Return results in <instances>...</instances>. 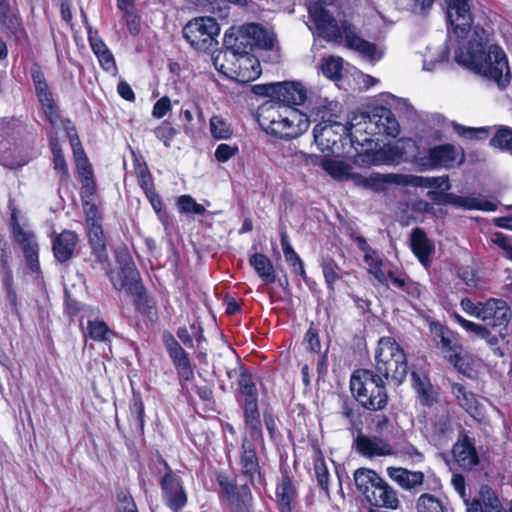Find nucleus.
Instances as JSON below:
<instances>
[{
  "instance_id": "57",
  "label": "nucleus",
  "mask_w": 512,
  "mask_h": 512,
  "mask_svg": "<svg viewBox=\"0 0 512 512\" xmlns=\"http://www.w3.org/2000/svg\"><path fill=\"white\" fill-rule=\"evenodd\" d=\"M123 13V17L126 21V25L130 34L133 36L139 34L141 30L140 17L134 12L133 9L123 10Z\"/></svg>"
},
{
  "instance_id": "54",
  "label": "nucleus",
  "mask_w": 512,
  "mask_h": 512,
  "mask_svg": "<svg viewBox=\"0 0 512 512\" xmlns=\"http://www.w3.org/2000/svg\"><path fill=\"white\" fill-rule=\"evenodd\" d=\"M413 386L415 390L421 395L425 404H430L433 401L432 393L430 392V385L422 379L416 372H412Z\"/></svg>"
},
{
  "instance_id": "61",
  "label": "nucleus",
  "mask_w": 512,
  "mask_h": 512,
  "mask_svg": "<svg viewBox=\"0 0 512 512\" xmlns=\"http://www.w3.org/2000/svg\"><path fill=\"white\" fill-rule=\"evenodd\" d=\"M155 136L163 141L164 145L168 147L170 145V141L176 134V130L171 127L168 123H162L159 127L154 130Z\"/></svg>"
},
{
  "instance_id": "35",
  "label": "nucleus",
  "mask_w": 512,
  "mask_h": 512,
  "mask_svg": "<svg viewBox=\"0 0 512 512\" xmlns=\"http://www.w3.org/2000/svg\"><path fill=\"white\" fill-rule=\"evenodd\" d=\"M249 264L257 275L266 283H273L276 280V273L271 260L262 253H254L249 257Z\"/></svg>"
},
{
  "instance_id": "48",
  "label": "nucleus",
  "mask_w": 512,
  "mask_h": 512,
  "mask_svg": "<svg viewBox=\"0 0 512 512\" xmlns=\"http://www.w3.org/2000/svg\"><path fill=\"white\" fill-rule=\"evenodd\" d=\"M453 317L466 331L474 333L480 339L489 341L491 334L486 327L466 320L458 313H453Z\"/></svg>"
},
{
  "instance_id": "5",
  "label": "nucleus",
  "mask_w": 512,
  "mask_h": 512,
  "mask_svg": "<svg viewBox=\"0 0 512 512\" xmlns=\"http://www.w3.org/2000/svg\"><path fill=\"white\" fill-rule=\"evenodd\" d=\"M354 482L359 492L374 506L397 509L399 499L397 492L375 471L359 468L354 473Z\"/></svg>"
},
{
  "instance_id": "59",
  "label": "nucleus",
  "mask_w": 512,
  "mask_h": 512,
  "mask_svg": "<svg viewBox=\"0 0 512 512\" xmlns=\"http://www.w3.org/2000/svg\"><path fill=\"white\" fill-rule=\"evenodd\" d=\"M239 387H240L241 393L245 397H252V396L257 395L256 387H255L254 382L252 381V377L250 374H248L246 372H242L240 374Z\"/></svg>"
},
{
  "instance_id": "50",
  "label": "nucleus",
  "mask_w": 512,
  "mask_h": 512,
  "mask_svg": "<svg viewBox=\"0 0 512 512\" xmlns=\"http://www.w3.org/2000/svg\"><path fill=\"white\" fill-rule=\"evenodd\" d=\"M136 175L138 178V183L141 188L144 190L145 194L151 193V190L154 189L152 176L149 172V169L145 163H136Z\"/></svg>"
},
{
  "instance_id": "28",
  "label": "nucleus",
  "mask_w": 512,
  "mask_h": 512,
  "mask_svg": "<svg viewBox=\"0 0 512 512\" xmlns=\"http://www.w3.org/2000/svg\"><path fill=\"white\" fill-rule=\"evenodd\" d=\"M396 177L397 174L394 173H372L367 177L357 173V175L353 176V183L356 186H361L374 192H382L385 191L388 184H397Z\"/></svg>"
},
{
  "instance_id": "25",
  "label": "nucleus",
  "mask_w": 512,
  "mask_h": 512,
  "mask_svg": "<svg viewBox=\"0 0 512 512\" xmlns=\"http://www.w3.org/2000/svg\"><path fill=\"white\" fill-rule=\"evenodd\" d=\"M372 123L376 124L377 129L376 135H387L396 137L399 134V124L396 118L393 116L390 109L385 107H376L372 113Z\"/></svg>"
},
{
  "instance_id": "39",
  "label": "nucleus",
  "mask_w": 512,
  "mask_h": 512,
  "mask_svg": "<svg viewBox=\"0 0 512 512\" xmlns=\"http://www.w3.org/2000/svg\"><path fill=\"white\" fill-rule=\"evenodd\" d=\"M323 169L334 179L351 180L357 173L352 172V167L342 160L327 159L322 162Z\"/></svg>"
},
{
  "instance_id": "64",
  "label": "nucleus",
  "mask_w": 512,
  "mask_h": 512,
  "mask_svg": "<svg viewBox=\"0 0 512 512\" xmlns=\"http://www.w3.org/2000/svg\"><path fill=\"white\" fill-rule=\"evenodd\" d=\"M170 109V99L168 97H162L155 103L152 114L154 117L160 119L163 118Z\"/></svg>"
},
{
  "instance_id": "27",
  "label": "nucleus",
  "mask_w": 512,
  "mask_h": 512,
  "mask_svg": "<svg viewBox=\"0 0 512 512\" xmlns=\"http://www.w3.org/2000/svg\"><path fill=\"white\" fill-rule=\"evenodd\" d=\"M387 475L405 490H412L423 484L424 474L420 471H410L402 467H388Z\"/></svg>"
},
{
  "instance_id": "41",
  "label": "nucleus",
  "mask_w": 512,
  "mask_h": 512,
  "mask_svg": "<svg viewBox=\"0 0 512 512\" xmlns=\"http://www.w3.org/2000/svg\"><path fill=\"white\" fill-rule=\"evenodd\" d=\"M209 129L213 138L227 140L233 135V129L223 117L213 115L209 121Z\"/></svg>"
},
{
  "instance_id": "14",
  "label": "nucleus",
  "mask_w": 512,
  "mask_h": 512,
  "mask_svg": "<svg viewBox=\"0 0 512 512\" xmlns=\"http://www.w3.org/2000/svg\"><path fill=\"white\" fill-rule=\"evenodd\" d=\"M11 221L14 240L21 247L27 266L31 272H38V243L34 233L26 225L18 222L16 212L12 213Z\"/></svg>"
},
{
  "instance_id": "56",
  "label": "nucleus",
  "mask_w": 512,
  "mask_h": 512,
  "mask_svg": "<svg viewBox=\"0 0 512 512\" xmlns=\"http://www.w3.org/2000/svg\"><path fill=\"white\" fill-rule=\"evenodd\" d=\"M64 128L66 130L68 138L70 139V143H71V146H72V149H73V154H74V157H75V161H77L79 159L86 158L84 150H83V148L81 146V143L79 141V138H78V136L76 134L75 129L73 127H69L67 125Z\"/></svg>"
},
{
  "instance_id": "51",
  "label": "nucleus",
  "mask_w": 512,
  "mask_h": 512,
  "mask_svg": "<svg viewBox=\"0 0 512 512\" xmlns=\"http://www.w3.org/2000/svg\"><path fill=\"white\" fill-rule=\"evenodd\" d=\"M322 271L329 290H334L335 282L340 279L338 265L332 260L324 261Z\"/></svg>"
},
{
  "instance_id": "6",
  "label": "nucleus",
  "mask_w": 512,
  "mask_h": 512,
  "mask_svg": "<svg viewBox=\"0 0 512 512\" xmlns=\"http://www.w3.org/2000/svg\"><path fill=\"white\" fill-rule=\"evenodd\" d=\"M350 389L359 404L368 410H382L387 405L383 381L371 371H355L351 376Z\"/></svg>"
},
{
  "instance_id": "33",
  "label": "nucleus",
  "mask_w": 512,
  "mask_h": 512,
  "mask_svg": "<svg viewBox=\"0 0 512 512\" xmlns=\"http://www.w3.org/2000/svg\"><path fill=\"white\" fill-rule=\"evenodd\" d=\"M451 48L454 50L458 49V38L452 39L449 38L448 44L444 46L441 50H433L432 47L427 46L425 51L421 52L423 70L432 71L437 64L444 62L448 59V54Z\"/></svg>"
},
{
  "instance_id": "15",
  "label": "nucleus",
  "mask_w": 512,
  "mask_h": 512,
  "mask_svg": "<svg viewBox=\"0 0 512 512\" xmlns=\"http://www.w3.org/2000/svg\"><path fill=\"white\" fill-rule=\"evenodd\" d=\"M119 261L122 265L120 271L110 275L113 286L117 290L125 291L128 295L140 296L143 287L135 264L128 255L120 256Z\"/></svg>"
},
{
  "instance_id": "26",
  "label": "nucleus",
  "mask_w": 512,
  "mask_h": 512,
  "mask_svg": "<svg viewBox=\"0 0 512 512\" xmlns=\"http://www.w3.org/2000/svg\"><path fill=\"white\" fill-rule=\"evenodd\" d=\"M410 241L414 255L423 266L428 267L431 263V255L435 251L433 243L427 238L426 234L418 228L412 231Z\"/></svg>"
},
{
  "instance_id": "52",
  "label": "nucleus",
  "mask_w": 512,
  "mask_h": 512,
  "mask_svg": "<svg viewBox=\"0 0 512 512\" xmlns=\"http://www.w3.org/2000/svg\"><path fill=\"white\" fill-rule=\"evenodd\" d=\"M494 147L502 150H512V129L502 128L490 140Z\"/></svg>"
},
{
  "instance_id": "49",
  "label": "nucleus",
  "mask_w": 512,
  "mask_h": 512,
  "mask_svg": "<svg viewBox=\"0 0 512 512\" xmlns=\"http://www.w3.org/2000/svg\"><path fill=\"white\" fill-rule=\"evenodd\" d=\"M177 206L183 213H193L202 215L206 209L202 204H199L190 195H182L178 198Z\"/></svg>"
},
{
  "instance_id": "34",
  "label": "nucleus",
  "mask_w": 512,
  "mask_h": 512,
  "mask_svg": "<svg viewBox=\"0 0 512 512\" xmlns=\"http://www.w3.org/2000/svg\"><path fill=\"white\" fill-rule=\"evenodd\" d=\"M36 94L41 104L42 110L51 125L55 128L65 127L67 124L60 117L58 106L49 88L37 91Z\"/></svg>"
},
{
  "instance_id": "46",
  "label": "nucleus",
  "mask_w": 512,
  "mask_h": 512,
  "mask_svg": "<svg viewBox=\"0 0 512 512\" xmlns=\"http://www.w3.org/2000/svg\"><path fill=\"white\" fill-rule=\"evenodd\" d=\"M343 61L340 57L330 56L323 60L321 70L323 74L332 80H338L341 77Z\"/></svg>"
},
{
  "instance_id": "63",
  "label": "nucleus",
  "mask_w": 512,
  "mask_h": 512,
  "mask_svg": "<svg viewBox=\"0 0 512 512\" xmlns=\"http://www.w3.org/2000/svg\"><path fill=\"white\" fill-rule=\"evenodd\" d=\"M491 240L506 252L508 258L512 259V243L506 235L495 233L492 235Z\"/></svg>"
},
{
  "instance_id": "8",
  "label": "nucleus",
  "mask_w": 512,
  "mask_h": 512,
  "mask_svg": "<svg viewBox=\"0 0 512 512\" xmlns=\"http://www.w3.org/2000/svg\"><path fill=\"white\" fill-rule=\"evenodd\" d=\"M213 63L219 72L239 83L254 81L261 74L260 63L252 54L218 53Z\"/></svg>"
},
{
  "instance_id": "24",
  "label": "nucleus",
  "mask_w": 512,
  "mask_h": 512,
  "mask_svg": "<svg viewBox=\"0 0 512 512\" xmlns=\"http://www.w3.org/2000/svg\"><path fill=\"white\" fill-rule=\"evenodd\" d=\"M276 102L285 105H301L307 98V91L300 82H278Z\"/></svg>"
},
{
  "instance_id": "47",
  "label": "nucleus",
  "mask_w": 512,
  "mask_h": 512,
  "mask_svg": "<svg viewBox=\"0 0 512 512\" xmlns=\"http://www.w3.org/2000/svg\"><path fill=\"white\" fill-rule=\"evenodd\" d=\"M50 145L54 156V169L60 175L61 179H67L69 175L67 164L62 154V150L56 138L53 136L50 137Z\"/></svg>"
},
{
  "instance_id": "44",
  "label": "nucleus",
  "mask_w": 512,
  "mask_h": 512,
  "mask_svg": "<svg viewBox=\"0 0 512 512\" xmlns=\"http://www.w3.org/2000/svg\"><path fill=\"white\" fill-rule=\"evenodd\" d=\"M281 245L286 261L294 268L296 272H299L302 276H304L305 270L303 262L291 246L288 236L285 234H283L281 237Z\"/></svg>"
},
{
  "instance_id": "19",
  "label": "nucleus",
  "mask_w": 512,
  "mask_h": 512,
  "mask_svg": "<svg viewBox=\"0 0 512 512\" xmlns=\"http://www.w3.org/2000/svg\"><path fill=\"white\" fill-rule=\"evenodd\" d=\"M355 447L359 454L367 458L387 457L396 454L392 445L378 436L359 435L355 439Z\"/></svg>"
},
{
  "instance_id": "37",
  "label": "nucleus",
  "mask_w": 512,
  "mask_h": 512,
  "mask_svg": "<svg viewBox=\"0 0 512 512\" xmlns=\"http://www.w3.org/2000/svg\"><path fill=\"white\" fill-rule=\"evenodd\" d=\"M385 146L377 151L366 150L359 152L354 156V163L360 167H369L373 165L390 164L394 158L387 156Z\"/></svg>"
},
{
  "instance_id": "31",
  "label": "nucleus",
  "mask_w": 512,
  "mask_h": 512,
  "mask_svg": "<svg viewBox=\"0 0 512 512\" xmlns=\"http://www.w3.org/2000/svg\"><path fill=\"white\" fill-rule=\"evenodd\" d=\"M387 156L394 158L391 163H399L401 160L408 161L412 159L416 163L418 156H423L424 153L418 151L417 145L412 139H400L394 146H385Z\"/></svg>"
},
{
  "instance_id": "43",
  "label": "nucleus",
  "mask_w": 512,
  "mask_h": 512,
  "mask_svg": "<svg viewBox=\"0 0 512 512\" xmlns=\"http://www.w3.org/2000/svg\"><path fill=\"white\" fill-rule=\"evenodd\" d=\"M144 404L139 394H133L129 404V421L137 429L144 425Z\"/></svg>"
},
{
  "instance_id": "42",
  "label": "nucleus",
  "mask_w": 512,
  "mask_h": 512,
  "mask_svg": "<svg viewBox=\"0 0 512 512\" xmlns=\"http://www.w3.org/2000/svg\"><path fill=\"white\" fill-rule=\"evenodd\" d=\"M364 261L368 266V272L371 274L379 283L387 284L388 276L384 269V263L382 259L375 252L374 254L364 256Z\"/></svg>"
},
{
  "instance_id": "7",
  "label": "nucleus",
  "mask_w": 512,
  "mask_h": 512,
  "mask_svg": "<svg viewBox=\"0 0 512 512\" xmlns=\"http://www.w3.org/2000/svg\"><path fill=\"white\" fill-rule=\"evenodd\" d=\"M376 369L385 378L400 384L407 376V359L403 349L393 338L384 337L375 352Z\"/></svg>"
},
{
  "instance_id": "17",
  "label": "nucleus",
  "mask_w": 512,
  "mask_h": 512,
  "mask_svg": "<svg viewBox=\"0 0 512 512\" xmlns=\"http://www.w3.org/2000/svg\"><path fill=\"white\" fill-rule=\"evenodd\" d=\"M165 504L174 512L182 509L187 503V493L181 479L169 470L160 480Z\"/></svg>"
},
{
  "instance_id": "4",
  "label": "nucleus",
  "mask_w": 512,
  "mask_h": 512,
  "mask_svg": "<svg viewBox=\"0 0 512 512\" xmlns=\"http://www.w3.org/2000/svg\"><path fill=\"white\" fill-rule=\"evenodd\" d=\"M277 40L273 31L256 23H249L238 29H230L224 35L225 50L221 53H233L235 56L251 54L254 46L274 49Z\"/></svg>"
},
{
  "instance_id": "9",
  "label": "nucleus",
  "mask_w": 512,
  "mask_h": 512,
  "mask_svg": "<svg viewBox=\"0 0 512 512\" xmlns=\"http://www.w3.org/2000/svg\"><path fill=\"white\" fill-rule=\"evenodd\" d=\"M182 33L192 48L206 52L217 44L220 27L211 17H196L183 27Z\"/></svg>"
},
{
  "instance_id": "62",
  "label": "nucleus",
  "mask_w": 512,
  "mask_h": 512,
  "mask_svg": "<svg viewBox=\"0 0 512 512\" xmlns=\"http://www.w3.org/2000/svg\"><path fill=\"white\" fill-rule=\"evenodd\" d=\"M96 56L98 58V61L101 65V67L105 71L112 73V74H114L116 72L117 68H116L115 60H114L112 53L109 51V49L102 53H99Z\"/></svg>"
},
{
  "instance_id": "20",
  "label": "nucleus",
  "mask_w": 512,
  "mask_h": 512,
  "mask_svg": "<svg viewBox=\"0 0 512 512\" xmlns=\"http://www.w3.org/2000/svg\"><path fill=\"white\" fill-rule=\"evenodd\" d=\"M478 319L493 327L505 325L510 317V309L501 299H489L481 304Z\"/></svg>"
},
{
  "instance_id": "21",
  "label": "nucleus",
  "mask_w": 512,
  "mask_h": 512,
  "mask_svg": "<svg viewBox=\"0 0 512 512\" xmlns=\"http://www.w3.org/2000/svg\"><path fill=\"white\" fill-rule=\"evenodd\" d=\"M447 18L454 30L464 33L472 22L469 0H445Z\"/></svg>"
},
{
  "instance_id": "11",
  "label": "nucleus",
  "mask_w": 512,
  "mask_h": 512,
  "mask_svg": "<svg viewBox=\"0 0 512 512\" xmlns=\"http://www.w3.org/2000/svg\"><path fill=\"white\" fill-rule=\"evenodd\" d=\"M464 161L462 149L452 145L443 144L432 147L423 156L416 158V165L421 169H434L437 167L450 168L459 165Z\"/></svg>"
},
{
  "instance_id": "60",
  "label": "nucleus",
  "mask_w": 512,
  "mask_h": 512,
  "mask_svg": "<svg viewBox=\"0 0 512 512\" xmlns=\"http://www.w3.org/2000/svg\"><path fill=\"white\" fill-rule=\"evenodd\" d=\"M314 470L319 486L328 492L329 471L327 466L322 460H318L315 462Z\"/></svg>"
},
{
  "instance_id": "1",
  "label": "nucleus",
  "mask_w": 512,
  "mask_h": 512,
  "mask_svg": "<svg viewBox=\"0 0 512 512\" xmlns=\"http://www.w3.org/2000/svg\"><path fill=\"white\" fill-rule=\"evenodd\" d=\"M472 24V22L470 23ZM471 25L464 33L453 34L458 38V49L454 51L455 61L489 80L500 87L509 83V67L504 51L496 44H490L488 34L483 28Z\"/></svg>"
},
{
  "instance_id": "23",
  "label": "nucleus",
  "mask_w": 512,
  "mask_h": 512,
  "mask_svg": "<svg viewBox=\"0 0 512 512\" xmlns=\"http://www.w3.org/2000/svg\"><path fill=\"white\" fill-rule=\"evenodd\" d=\"M240 465L243 475L249 478L252 484H262L263 478L260 473L258 457L253 444L247 439L242 442Z\"/></svg>"
},
{
  "instance_id": "55",
  "label": "nucleus",
  "mask_w": 512,
  "mask_h": 512,
  "mask_svg": "<svg viewBox=\"0 0 512 512\" xmlns=\"http://www.w3.org/2000/svg\"><path fill=\"white\" fill-rule=\"evenodd\" d=\"M239 151L238 146L229 144H220L214 152L215 159L220 163H225L234 157Z\"/></svg>"
},
{
  "instance_id": "10",
  "label": "nucleus",
  "mask_w": 512,
  "mask_h": 512,
  "mask_svg": "<svg viewBox=\"0 0 512 512\" xmlns=\"http://www.w3.org/2000/svg\"><path fill=\"white\" fill-rule=\"evenodd\" d=\"M430 331L437 340V348L441 350L447 361L457 370L464 371L465 363L462 358L463 346L459 336L437 322L430 324Z\"/></svg>"
},
{
  "instance_id": "58",
  "label": "nucleus",
  "mask_w": 512,
  "mask_h": 512,
  "mask_svg": "<svg viewBox=\"0 0 512 512\" xmlns=\"http://www.w3.org/2000/svg\"><path fill=\"white\" fill-rule=\"evenodd\" d=\"M80 180L82 183V192H81L82 204L84 206L86 201L91 202V197L96 192V185L93 180V174L81 177Z\"/></svg>"
},
{
  "instance_id": "3",
  "label": "nucleus",
  "mask_w": 512,
  "mask_h": 512,
  "mask_svg": "<svg viewBox=\"0 0 512 512\" xmlns=\"http://www.w3.org/2000/svg\"><path fill=\"white\" fill-rule=\"evenodd\" d=\"M257 121L262 130L279 139H293L309 128V118L300 110L276 101H267L257 110Z\"/></svg>"
},
{
  "instance_id": "2",
  "label": "nucleus",
  "mask_w": 512,
  "mask_h": 512,
  "mask_svg": "<svg viewBox=\"0 0 512 512\" xmlns=\"http://www.w3.org/2000/svg\"><path fill=\"white\" fill-rule=\"evenodd\" d=\"M333 0H309V15L315 23L319 34L329 41H339L345 38L346 46L359 52L370 61H379L385 54L383 47L362 39L354 26L343 22L339 26L334 18L327 12L325 6L332 4Z\"/></svg>"
},
{
  "instance_id": "16",
  "label": "nucleus",
  "mask_w": 512,
  "mask_h": 512,
  "mask_svg": "<svg viewBox=\"0 0 512 512\" xmlns=\"http://www.w3.org/2000/svg\"><path fill=\"white\" fill-rule=\"evenodd\" d=\"M428 197L433 201L451 204L466 210H496L495 203L480 196H458L453 193L442 194L436 190H431L428 192Z\"/></svg>"
},
{
  "instance_id": "38",
  "label": "nucleus",
  "mask_w": 512,
  "mask_h": 512,
  "mask_svg": "<svg viewBox=\"0 0 512 512\" xmlns=\"http://www.w3.org/2000/svg\"><path fill=\"white\" fill-rule=\"evenodd\" d=\"M452 391L460 406L463 407L472 417L475 418L481 414L480 405L473 393L467 392L460 384H453Z\"/></svg>"
},
{
  "instance_id": "40",
  "label": "nucleus",
  "mask_w": 512,
  "mask_h": 512,
  "mask_svg": "<svg viewBox=\"0 0 512 512\" xmlns=\"http://www.w3.org/2000/svg\"><path fill=\"white\" fill-rule=\"evenodd\" d=\"M417 512H450V508L442 499L431 495L422 494L416 501Z\"/></svg>"
},
{
  "instance_id": "32",
  "label": "nucleus",
  "mask_w": 512,
  "mask_h": 512,
  "mask_svg": "<svg viewBox=\"0 0 512 512\" xmlns=\"http://www.w3.org/2000/svg\"><path fill=\"white\" fill-rule=\"evenodd\" d=\"M78 238L76 233L65 230L60 233L53 241V252L55 258L60 262H65L73 255Z\"/></svg>"
},
{
  "instance_id": "53",
  "label": "nucleus",
  "mask_w": 512,
  "mask_h": 512,
  "mask_svg": "<svg viewBox=\"0 0 512 512\" xmlns=\"http://www.w3.org/2000/svg\"><path fill=\"white\" fill-rule=\"evenodd\" d=\"M397 185L402 186H413V187H430V177L416 176V175H405L397 174Z\"/></svg>"
},
{
  "instance_id": "22",
  "label": "nucleus",
  "mask_w": 512,
  "mask_h": 512,
  "mask_svg": "<svg viewBox=\"0 0 512 512\" xmlns=\"http://www.w3.org/2000/svg\"><path fill=\"white\" fill-rule=\"evenodd\" d=\"M0 24L3 32L17 41L25 35L23 23L15 3L0 7Z\"/></svg>"
},
{
  "instance_id": "29",
  "label": "nucleus",
  "mask_w": 512,
  "mask_h": 512,
  "mask_svg": "<svg viewBox=\"0 0 512 512\" xmlns=\"http://www.w3.org/2000/svg\"><path fill=\"white\" fill-rule=\"evenodd\" d=\"M453 456L456 462L465 469H471L478 464V455L475 447L465 435L455 443Z\"/></svg>"
},
{
  "instance_id": "30",
  "label": "nucleus",
  "mask_w": 512,
  "mask_h": 512,
  "mask_svg": "<svg viewBox=\"0 0 512 512\" xmlns=\"http://www.w3.org/2000/svg\"><path fill=\"white\" fill-rule=\"evenodd\" d=\"M467 512H502L495 492L488 486H482L479 496L467 508Z\"/></svg>"
},
{
  "instance_id": "12",
  "label": "nucleus",
  "mask_w": 512,
  "mask_h": 512,
  "mask_svg": "<svg viewBox=\"0 0 512 512\" xmlns=\"http://www.w3.org/2000/svg\"><path fill=\"white\" fill-rule=\"evenodd\" d=\"M347 125L337 121L322 120L313 129L314 141L324 153L339 154L340 143L347 136Z\"/></svg>"
},
{
  "instance_id": "45",
  "label": "nucleus",
  "mask_w": 512,
  "mask_h": 512,
  "mask_svg": "<svg viewBox=\"0 0 512 512\" xmlns=\"http://www.w3.org/2000/svg\"><path fill=\"white\" fill-rule=\"evenodd\" d=\"M87 330L90 338L96 341H109L113 335L106 323L97 319L88 321Z\"/></svg>"
},
{
  "instance_id": "13",
  "label": "nucleus",
  "mask_w": 512,
  "mask_h": 512,
  "mask_svg": "<svg viewBox=\"0 0 512 512\" xmlns=\"http://www.w3.org/2000/svg\"><path fill=\"white\" fill-rule=\"evenodd\" d=\"M83 210L86 216L89 242L98 260L103 262L107 259V253L105 236L102 229V216L97 206L90 201L85 202Z\"/></svg>"
},
{
  "instance_id": "18",
  "label": "nucleus",
  "mask_w": 512,
  "mask_h": 512,
  "mask_svg": "<svg viewBox=\"0 0 512 512\" xmlns=\"http://www.w3.org/2000/svg\"><path fill=\"white\" fill-rule=\"evenodd\" d=\"M371 114L364 112L353 113L347 126V136L352 143L357 142L361 145L372 142L371 137L375 136L376 124L372 123Z\"/></svg>"
},
{
  "instance_id": "36",
  "label": "nucleus",
  "mask_w": 512,
  "mask_h": 512,
  "mask_svg": "<svg viewBox=\"0 0 512 512\" xmlns=\"http://www.w3.org/2000/svg\"><path fill=\"white\" fill-rule=\"evenodd\" d=\"M276 494L281 512H290L297 492L292 480L287 475L282 476L277 485Z\"/></svg>"
}]
</instances>
